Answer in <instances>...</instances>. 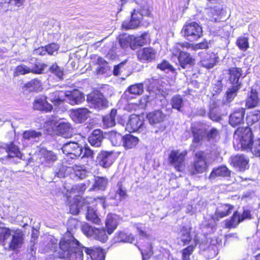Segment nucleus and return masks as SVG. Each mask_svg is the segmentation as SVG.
Listing matches in <instances>:
<instances>
[{
	"label": "nucleus",
	"mask_w": 260,
	"mask_h": 260,
	"mask_svg": "<svg viewBox=\"0 0 260 260\" xmlns=\"http://www.w3.org/2000/svg\"><path fill=\"white\" fill-rule=\"evenodd\" d=\"M217 57L213 53H204L200 60L201 66L209 69L213 68L217 62Z\"/></svg>",
	"instance_id": "17"
},
{
	"label": "nucleus",
	"mask_w": 260,
	"mask_h": 260,
	"mask_svg": "<svg viewBox=\"0 0 260 260\" xmlns=\"http://www.w3.org/2000/svg\"><path fill=\"white\" fill-rule=\"evenodd\" d=\"M47 53L49 55H53L55 52H57L59 47L58 44L52 43L46 46Z\"/></svg>",
	"instance_id": "58"
},
{
	"label": "nucleus",
	"mask_w": 260,
	"mask_h": 260,
	"mask_svg": "<svg viewBox=\"0 0 260 260\" xmlns=\"http://www.w3.org/2000/svg\"><path fill=\"white\" fill-rule=\"evenodd\" d=\"M181 33L187 40L193 41L202 36V27L196 22L186 23L183 26Z\"/></svg>",
	"instance_id": "6"
},
{
	"label": "nucleus",
	"mask_w": 260,
	"mask_h": 260,
	"mask_svg": "<svg viewBox=\"0 0 260 260\" xmlns=\"http://www.w3.org/2000/svg\"><path fill=\"white\" fill-rule=\"evenodd\" d=\"M46 66H47L44 63L39 62L36 63L34 68L31 69V70H32L31 72L35 74H41Z\"/></svg>",
	"instance_id": "59"
},
{
	"label": "nucleus",
	"mask_w": 260,
	"mask_h": 260,
	"mask_svg": "<svg viewBox=\"0 0 260 260\" xmlns=\"http://www.w3.org/2000/svg\"><path fill=\"white\" fill-rule=\"evenodd\" d=\"M6 152L8 153L7 158L16 157L21 158V153L18 147L13 143H11L6 148Z\"/></svg>",
	"instance_id": "40"
},
{
	"label": "nucleus",
	"mask_w": 260,
	"mask_h": 260,
	"mask_svg": "<svg viewBox=\"0 0 260 260\" xmlns=\"http://www.w3.org/2000/svg\"><path fill=\"white\" fill-rule=\"evenodd\" d=\"M112 152L101 151L98 156L99 164L104 168L109 167L113 163Z\"/></svg>",
	"instance_id": "25"
},
{
	"label": "nucleus",
	"mask_w": 260,
	"mask_h": 260,
	"mask_svg": "<svg viewBox=\"0 0 260 260\" xmlns=\"http://www.w3.org/2000/svg\"><path fill=\"white\" fill-rule=\"evenodd\" d=\"M144 91L143 84L142 83L135 84L129 86L126 90V92L131 94L139 95L142 94Z\"/></svg>",
	"instance_id": "42"
},
{
	"label": "nucleus",
	"mask_w": 260,
	"mask_h": 260,
	"mask_svg": "<svg viewBox=\"0 0 260 260\" xmlns=\"http://www.w3.org/2000/svg\"><path fill=\"white\" fill-rule=\"evenodd\" d=\"M147 118L150 124L153 125L163 122L166 118V115L160 110L149 113Z\"/></svg>",
	"instance_id": "22"
},
{
	"label": "nucleus",
	"mask_w": 260,
	"mask_h": 260,
	"mask_svg": "<svg viewBox=\"0 0 260 260\" xmlns=\"http://www.w3.org/2000/svg\"><path fill=\"white\" fill-rule=\"evenodd\" d=\"M138 13L139 11L134 9L131 14V19L129 21H124L122 24V27L125 29L138 27L142 20V17Z\"/></svg>",
	"instance_id": "13"
},
{
	"label": "nucleus",
	"mask_w": 260,
	"mask_h": 260,
	"mask_svg": "<svg viewBox=\"0 0 260 260\" xmlns=\"http://www.w3.org/2000/svg\"><path fill=\"white\" fill-rule=\"evenodd\" d=\"M10 237L11 238L8 243L10 250H15L22 246L24 238V235L22 231L14 230L6 227L0 229V240L5 243V245Z\"/></svg>",
	"instance_id": "1"
},
{
	"label": "nucleus",
	"mask_w": 260,
	"mask_h": 260,
	"mask_svg": "<svg viewBox=\"0 0 260 260\" xmlns=\"http://www.w3.org/2000/svg\"><path fill=\"white\" fill-rule=\"evenodd\" d=\"M236 44L242 51H246L249 48L248 38L241 36L238 38Z\"/></svg>",
	"instance_id": "49"
},
{
	"label": "nucleus",
	"mask_w": 260,
	"mask_h": 260,
	"mask_svg": "<svg viewBox=\"0 0 260 260\" xmlns=\"http://www.w3.org/2000/svg\"><path fill=\"white\" fill-rule=\"evenodd\" d=\"M117 115V110L112 109L109 115L105 116L103 121L104 125L106 127H111L115 125V117Z\"/></svg>",
	"instance_id": "37"
},
{
	"label": "nucleus",
	"mask_w": 260,
	"mask_h": 260,
	"mask_svg": "<svg viewBox=\"0 0 260 260\" xmlns=\"http://www.w3.org/2000/svg\"><path fill=\"white\" fill-rule=\"evenodd\" d=\"M47 99V97H41L36 99L34 102V108L40 111H51L53 107L52 105L48 103Z\"/></svg>",
	"instance_id": "21"
},
{
	"label": "nucleus",
	"mask_w": 260,
	"mask_h": 260,
	"mask_svg": "<svg viewBox=\"0 0 260 260\" xmlns=\"http://www.w3.org/2000/svg\"><path fill=\"white\" fill-rule=\"evenodd\" d=\"M206 159V156L203 151L196 153L193 165L189 170V173L194 175L205 172L208 168Z\"/></svg>",
	"instance_id": "8"
},
{
	"label": "nucleus",
	"mask_w": 260,
	"mask_h": 260,
	"mask_svg": "<svg viewBox=\"0 0 260 260\" xmlns=\"http://www.w3.org/2000/svg\"><path fill=\"white\" fill-rule=\"evenodd\" d=\"M108 182V179L105 177H95L94 183L91 189L104 190L107 187Z\"/></svg>",
	"instance_id": "34"
},
{
	"label": "nucleus",
	"mask_w": 260,
	"mask_h": 260,
	"mask_svg": "<svg viewBox=\"0 0 260 260\" xmlns=\"http://www.w3.org/2000/svg\"><path fill=\"white\" fill-rule=\"evenodd\" d=\"M50 71L59 79H61L63 75V69L58 66L56 63L52 64L50 68Z\"/></svg>",
	"instance_id": "55"
},
{
	"label": "nucleus",
	"mask_w": 260,
	"mask_h": 260,
	"mask_svg": "<svg viewBox=\"0 0 260 260\" xmlns=\"http://www.w3.org/2000/svg\"><path fill=\"white\" fill-rule=\"evenodd\" d=\"M231 163L240 171H244L248 168V159L243 155H236L231 157Z\"/></svg>",
	"instance_id": "16"
},
{
	"label": "nucleus",
	"mask_w": 260,
	"mask_h": 260,
	"mask_svg": "<svg viewBox=\"0 0 260 260\" xmlns=\"http://www.w3.org/2000/svg\"><path fill=\"white\" fill-rule=\"evenodd\" d=\"M194 247L190 245L182 250V260H190V255L192 254Z\"/></svg>",
	"instance_id": "56"
},
{
	"label": "nucleus",
	"mask_w": 260,
	"mask_h": 260,
	"mask_svg": "<svg viewBox=\"0 0 260 260\" xmlns=\"http://www.w3.org/2000/svg\"><path fill=\"white\" fill-rule=\"evenodd\" d=\"M139 142V139L132 135H126L123 137V146L125 149L135 147Z\"/></svg>",
	"instance_id": "32"
},
{
	"label": "nucleus",
	"mask_w": 260,
	"mask_h": 260,
	"mask_svg": "<svg viewBox=\"0 0 260 260\" xmlns=\"http://www.w3.org/2000/svg\"><path fill=\"white\" fill-rule=\"evenodd\" d=\"M245 109L239 108L234 112L230 116L229 123L233 127L240 125L243 123Z\"/></svg>",
	"instance_id": "19"
},
{
	"label": "nucleus",
	"mask_w": 260,
	"mask_h": 260,
	"mask_svg": "<svg viewBox=\"0 0 260 260\" xmlns=\"http://www.w3.org/2000/svg\"><path fill=\"white\" fill-rule=\"evenodd\" d=\"M157 68L161 70L164 71L166 69L173 70V67L166 60H164L161 63L157 64Z\"/></svg>",
	"instance_id": "63"
},
{
	"label": "nucleus",
	"mask_w": 260,
	"mask_h": 260,
	"mask_svg": "<svg viewBox=\"0 0 260 260\" xmlns=\"http://www.w3.org/2000/svg\"><path fill=\"white\" fill-rule=\"evenodd\" d=\"M115 242H129L133 243L135 240V238L131 234H128L124 232H119L117 233L114 238Z\"/></svg>",
	"instance_id": "31"
},
{
	"label": "nucleus",
	"mask_w": 260,
	"mask_h": 260,
	"mask_svg": "<svg viewBox=\"0 0 260 260\" xmlns=\"http://www.w3.org/2000/svg\"><path fill=\"white\" fill-rule=\"evenodd\" d=\"M104 138L103 132L99 129H97L93 131L91 135L88 137V140L91 146L100 147L101 146Z\"/></svg>",
	"instance_id": "20"
},
{
	"label": "nucleus",
	"mask_w": 260,
	"mask_h": 260,
	"mask_svg": "<svg viewBox=\"0 0 260 260\" xmlns=\"http://www.w3.org/2000/svg\"><path fill=\"white\" fill-rule=\"evenodd\" d=\"M43 158L42 164L45 166L50 167L57 160V156L54 152L46 150L43 152Z\"/></svg>",
	"instance_id": "29"
},
{
	"label": "nucleus",
	"mask_w": 260,
	"mask_h": 260,
	"mask_svg": "<svg viewBox=\"0 0 260 260\" xmlns=\"http://www.w3.org/2000/svg\"><path fill=\"white\" fill-rule=\"evenodd\" d=\"M92 238L103 243L106 242L108 240L106 231L103 229L96 228Z\"/></svg>",
	"instance_id": "43"
},
{
	"label": "nucleus",
	"mask_w": 260,
	"mask_h": 260,
	"mask_svg": "<svg viewBox=\"0 0 260 260\" xmlns=\"http://www.w3.org/2000/svg\"><path fill=\"white\" fill-rule=\"evenodd\" d=\"M230 74L229 80L232 85H237L240 84L241 87V83L239 82V78L242 75V70L239 68H232L229 70Z\"/></svg>",
	"instance_id": "28"
},
{
	"label": "nucleus",
	"mask_w": 260,
	"mask_h": 260,
	"mask_svg": "<svg viewBox=\"0 0 260 260\" xmlns=\"http://www.w3.org/2000/svg\"><path fill=\"white\" fill-rule=\"evenodd\" d=\"M234 144H237L238 149L249 150L252 144L251 129L248 127H239L235 132Z\"/></svg>",
	"instance_id": "2"
},
{
	"label": "nucleus",
	"mask_w": 260,
	"mask_h": 260,
	"mask_svg": "<svg viewBox=\"0 0 260 260\" xmlns=\"http://www.w3.org/2000/svg\"><path fill=\"white\" fill-rule=\"evenodd\" d=\"M259 100L257 96L256 90L251 89L250 93L248 95L246 102V106L249 108H252L256 107L259 103Z\"/></svg>",
	"instance_id": "33"
},
{
	"label": "nucleus",
	"mask_w": 260,
	"mask_h": 260,
	"mask_svg": "<svg viewBox=\"0 0 260 260\" xmlns=\"http://www.w3.org/2000/svg\"><path fill=\"white\" fill-rule=\"evenodd\" d=\"M181 241L184 244H188L191 240V236L189 230L183 227L180 231Z\"/></svg>",
	"instance_id": "53"
},
{
	"label": "nucleus",
	"mask_w": 260,
	"mask_h": 260,
	"mask_svg": "<svg viewBox=\"0 0 260 260\" xmlns=\"http://www.w3.org/2000/svg\"><path fill=\"white\" fill-rule=\"evenodd\" d=\"M143 121L136 115H132L128 119L126 129L129 132H140L143 128Z\"/></svg>",
	"instance_id": "12"
},
{
	"label": "nucleus",
	"mask_w": 260,
	"mask_h": 260,
	"mask_svg": "<svg viewBox=\"0 0 260 260\" xmlns=\"http://www.w3.org/2000/svg\"><path fill=\"white\" fill-rule=\"evenodd\" d=\"M82 153L83 154V157L91 159L94 157V152L89 147H85L84 149L83 148Z\"/></svg>",
	"instance_id": "62"
},
{
	"label": "nucleus",
	"mask_w": 260,
	"mask_h": 260,
	"mask_svg": "<svg viewBox=\"0 0 260 260\" xmlns=\"http://www.w3.org/2000/svg\"><path fill=\"white\" fill-rule=\"evenodd\" d=\"M147 35L144 34L140 36L135 37L134 36H129V39L131 41L130 47L132 49L135 50L138 47L144 45L146 43V36Z\"/></svg>",
	"instance_id": "27"
},
{
	"label": "nucleus",
	"mask_w": 260,
	"mask_h": 260,
	"mask_svg": "<svg viewBox=\"0 0 260 260\" xmlns=\"http://www.w3.org/2000/svg\"><path fill=\"white\" fill-rule=\"evenodd\" d=\"M61 250L63 251L64 256L70 259L76 258L77 249L79 246V242L71 235L70 233H67L59 243Z\"/></svg>",
	"instance_id": "4"
},
{
	"label": "nucleus",
	"mask_w": 260,
	"mask_h": 260,
	"mask_svg": "<svg viewBox=\"0 0 260 260\" xmlns=\"http://www.w3.org/2000/svg\"><path fill=\"white\" fill-rule=\"evenodd\" d=\"M42 136V133L35 130H28L24 132L22 134V138L25 140L36 139Z\"/></svg>",
	"instance_id": "46"
},
{
	"label": "nucleus",
	"mask_w": 260,
	"mask_h": 260,
	"mask_svg": "<svg viewBox=\"0 0 260 260\" xmlns=\"http://www.w3.org/2000/svg\"><path fill=\"white\" fill-rule=\"evenodd\" d=\"M187 154V152L186 150H172L169 155L168 161L176 171L181 172L185 168V157Z\"/></svg>",
	"instance_id": "7"
},
{
	"label": "nucleus",
	"mask_w": 260,
	"mask_h": 260,
	"mask_svg": "<svg viewBox=\"0 0 260 260\" xmlns=\"http://www.w3.org/2000/svg\"><path fill=\"white\" fill-rule=\"evenodd\" d=\"M191 132L193 136V142L199 143L204 138L208 141H214L219 138V132L215 128L207 131L204 125L193 126Z\"/></svg>",
	"instance_id": "3"
},
{
	"label": "nucleus",
	"mask_w": 260,
	"mask_h": 260,
	"mask_svg": "<svg viewBox=\"0 0 260 260\" xmlns=\"http://www.w3.org/2000/svg\"><path fill=\"white\" fill-rule=\"evenodd\" d=\"M96 64L99 65V67L95 70L97 74L102 75L110 70V67L108 62L101 57L98 58Z\"/></svg>",
	"instance_id": "36"
},
{
	"label": "nucleus",
	"mask_w": 260,
	"mask_h": 260,
	"mask_svg": "<svg viewBox=\"0 0 260 260\" xmlns=\"http://www.w3.org/2000/svg\"><path fill=\"white\" fill-rule=\"evenodd\" d=\"M65 93L62 91H56L50 93L47 98L53 103L54 106L62 105L65 100Z\"/></svg>",
	"instance_id": "23"
},
{
	"label": "nucleus",
	"mask_w": 260,
	"mask_h": 260,
	"mask_svg": "<svg viewBox=\"0 0 260 260\" xmlns=\"http://www.w3.org/2000/svg\"><path fill=\"white\" fill-rule=\"evenodd\" d=\"M96 228H93L89 225L87 223H84L82 225V230L83 233L86 235L87 237H92Z\"/></svg>",
	"instance_id": "52"
},
{
	"label": "nucleus",
	"mask_w": 260,
	"mask_h": 260,
	"mask_svg": "<svg viewBox=\"0 0 260 260\" xmlns=\"http://www.w3.org/2000/svg\"><path fill=\"white\" fill-rule=\"evenodd\" d=\"M171 104L174 109L180 111L183 106L182 98L179 95L174 96L171 100Z\"/></svg>",
	"instance_id": "50"
},
{
	"label": "nucleus",
	"mask_w": 260,
	"mask_h": 260,
	"mask_svg": "<svg viewBox=\"0 0 260 260\" xmlns=\"http://www.w3.org/2000/svg\"><path fill=\"white\" fill-rule=\"evenodd\" d=\"M86 219L91 222L99 224L101 223V219L99 217L96 211L91 207L87 208V211L86 215Z\"/></svg>",
	"instance_id": "41"
},
{
	"label": "nucleus",
	"mask_w": 260,
	"mask_h": 260,
	"mask_svg": "<svg viewBox=\"0 0 260 260\" xmlns=\"http://www.w3.org/2000/svg\"><path fill=\"white\" fill-rule=\"evenodd\" d=\"M84 251L87 254L90 256L91 258L95 254V251L91 248L85 247L84 246H81L79 244V246H78L77 249V253L76 255V258L79 257L80 259L82 258L83 256V251Z\"/></svg>",
	"instance_id": "45"
},
{
	"label": "nucleus",
	"mask_w": 260,
	"mask_h": 260,
	"mask_svg": "<svg viewBox=\"0 0 260 260\" xmlns=\"http://www.w3.org/2000/svg\"><path fill=\"white\" fill-rule=\"evenodd\" d=\"M86 189V185L83 183H80L74 185L72 188V191L74 193L81 194L83 193Z\"/></svg>",
	"instance_id": "57"
},
{
	"label": "nucleus",
	"mask_w": 260,
	"mask_h": 260,
	"mask_svg": "<svg viewBox=\"0 0 260 260\" xmlns=\"http://www.w3.org/2000/svg\"><path fill=\"white\" fill-rule=\"evenodd\" d=\"M90 106L96 109H102L108 106V102L102 93H97L87 97Z\"/></svg>",
	"instance_id": "10"
},
{
	"label": "nucleus",
	"mask_w": 260,
	"mask_h": 260,
	"mask_svg": "<svg viewBox=\"0 0 260 260\" xmlns=\"http://www.w3.org/2000/svg\"><path fill=\"white\" fill-rule=\"evenodd\" d=\"M222 10L220 8H210L207 9V14L208 19L212 22H217L219 20V16L221 13Z\"/></svg>",
	"instance_id": "38"
},
{
	"label": "nucleus",
	"mask_w": 260,
	"mask_h": 260,
	"mask_svg": "<svg viewBox=\"0 0 260 260\" xmlns=\"http://www.w3.org/2000/svg\"><path fill=\"white\" fill-rule=\"evenodd\" d=\"M67 101L71 105H78L84 101V96L82 93L78 90L64 92Z\"/></svg>",
	"instance_id": "11"
},
{
	"label": "nucleus",
	"mask_w": 260,
	"mask_h": 260,
	"mask_svg": "<svg viewBox=\"0 0 260 260\" xmlns=\"http://www.w3.org/2000/svg\"><path fill=\"white\" fill-rule=\"evenodd\" d=\"M249 150L256 156H260V139L255 140L252 142Z\"/></svg>",
	"instance_id": "51"
},
{
	"label": "nucleus",
	"mask_w": 260,
	"mask_h": 260,
	"mask_svg": "<svg viewBox=\"0 0 260 260\" xmlns=\"http://www.w3.org/2000/svg\"><path fill=\"white\" fill-rule=\"evenodd\" d=\"M241 222H242V220L240 214L237 211H236L230 220L225 221V226L229 229L234 228Z\"/></svg>",
	"instance_id": "39"
},
{
	"label": "nucleus",
	"mask_w": 260,
	"mask_h": 260,
	"mask_svg": "<svg viewBox=\"0 0 260 260\" xmlns=\"http://www.w3.org/2000/svg\"><path fill=\"white\" fill-rule=\"evenodd\" d=\"M31 69L26 66L22 64L16 67L14 74L15 76H19L20 75H24L31 72Z\"/></svg>",
	"instance_id": "54"
},
{
	"label": "nucleus",
	"mask_w": 260,
	"mask_h": 260,
	"mask_svg": "<svg viewBox=\"0 0 260 260\" xmlns=\"http://www.w3.org/2000/svg\"><path fill=\"white\" fill-rule=\"evenodd\" d=\"M110 140L113 146H119L123 141V137L119 133L112 132L110 134Z\"/></svg>",
	"instance_id": "47"
},
{
	"label": "nucleus",
	"mask_w": 260,
	"mask_h": 260,
	"mask_svg": "<svg viewBox=\"0 0 260 260\" xmlns=\"http://www.w3.org/2000/svg\"><path fill=\"white\" fill-rule=\"evenodd\" d=\"M56 132L58 134L64 138H70L72 136L71 125L68 122H59L56 127Z\"/></svg>",
	"instance_id": "26"
},
{
	"label": "nucleus",
	"mask_w": 260,
	"mask_h": 260,
	"mask_svg": "<svg viewBox=\"0 0 260 260\" xmlns=\"http://www.w3.org/2000/svg\"><path fill=\"white\" fill-rule=\"evenodd\" d=\"M118 225L116 215L108 214L106 221V227L109 234H111Z\"/></svg>",
	"instance_id": "30"
},
{
	"label": "nucleus",
	"mask_w": 260,
	"mask_h": 260,
	"mask_svg": "<svg viewBox=\"0 0 260 260\" xmlns=\"http://www.w3.org/2000/svg\"><path fill=\"white\" fill-rule=\"evenodd\" d=\"M90 111L87 108H79L71 111V116L76 123H82L89 117Z\"/></svg>",
	"instance_id": "14"
},
{
	"label": "nucleus",
	"mask_w": 260,
	"mask_h": 260,
	"mask_svg": "<svg viewBox=\"0 0 260 260\" xmlns=\"http://www.w3.org/2000/svg\"><path fill=\"white\" fill-rule=\"evenodd\" d=\"M11 0H0V10L7 12L10 8Z\"/></svg>",
	"instance_id": "60"
},
{
	"label": "nucleus",
	"mask_w": 260,
	"mask_h": 260,
	"mask_svg": "<svg viewBox=\"0 0 260 260\" xmlns=\"http://www.w3.org/2000/svg\"><path fill=\"white\" fill-rule=\"evenodd\" d=\"M62 151L64 154L69 155L72 159L79 157L83 152V147L78 143L70 142L63 144Z\"/></svg>",
	"instance_id": "9"
},
{
	"label": "nucleus",
	"mask_w": 260,
	"mask_h": 260,
	"mask_svg": "<svg viewBox=\"0 0 260 260\" xmlns=\"http://www.w3.org/2000/svg\"><path fill=\"white\" fill-rule=\"evenodd\" d=\"M234 206L230 204H224L218 207L213 216L214 220L218 221L220 218L227 216L233 211Z\"/></svg>",
	"instance_id": "18"
},
{
	"label": "nucleus",
	"mask_w": 260,
	"mask_h": 260,
	"mask_svg": "<svg viewBox=\"0 0 260 260\" xmlns=\"http://www.w3.org/2000/svg\"><path fill=\"white\" fill-rule=\"evenodd\" d=\"M116 194L118 195L120 200L127 197V190L122 181H118L116 185Z\"/></svg>",
	"instance_id": "44"
},
{
	"label": "nucleus",
	"mask_w": 260,
	"mask_h": 260,
	"mask_svg": "<svg viewBox=\"0 0 260 260\" xmlns=\"http://www.w3.org/2000/svg\"><path fill=\"white\" fill-rule=\"evenodd\" d=\"M231 171L225 166H221L214 169L211 172L209 179L211 181L214 180L218 177H229L230 176Z\"/></svg>",
	"instance_id": "24"
},
{
	"label": "nucleus",
	"mask_w": 260,
	"mask_h": 260,
	"mask_svg": "<svg viewBox=\"0 0 260 260\" xmlns=\"http://www.w3.org/2000/svg\"><path fill=\"white\" fill-rule=\"evenodd\" d=\"M240 88V84L232 85L231 88H229L226 92L225 99L223 101L224 104H227L232 101L237 95V91Z\"/></svg>",
	"instance_id": "35"
},
{
	"label": "nucleus",
	"mask_w": 260,
	"mask_h": 260,
	"mask_svg": "<svg viewBox=\"0 0 260 260\" xmlns=\"http://www.w3.org/2000/svg\"><path fill=\"white\" fill-rule=\"evenodd\" d=\"M137 56L142 62L151 61L155 59L156 51L152 48H144L138 51Z\"/></svg>",
	"instance_id": "15"
},
{
	"label": "nucleus",
	"mask_w": 260,
	"mask_h": 260,
	"mask_svg": "<svg viewBox=\"0 0 260 260\" xmlns=\"http://www.w3.org/2000/svg\"><path fill=\"white\" fill-rule=\"evenodd\" d=\"M25 86L29 89L31 91L40 90L41 87V83L40 80L38 79H34L27 82Z\"/></svg>",
	"instance_id": "48"
},
{
	"label": "nucleus",
	"mask_w": 260,
	"mask_h": 260,
	"mask_svg": "<svg viewBox=\"0 0 260 260\" xmlns=\"http://www.w3.org/2000/svg\"><path fill=\"white\" fill-rule=\"evenodd\" d=\"M260 119V113L253 114L252 113L248 116L247 117V121L248 123H251L253 124L254 123L256 122Z\"/></svg>",
	"instance_id": "61"
},
{
	"label": "nucleus",
	"mask_w": 260,
	"mask_h": 260,
	"mask_svg": "<svg viewBox=\"0 0 260 260\" xmlns=\"http://www.w3.org/2000/svg\"><path fill=\"white\" fill-rule=\"evenodd\" d=\"M80 203L79 202L78 204H73L72 205H71L70 208V212L71 214L74 215H76L78 214L80 210L79 207Z\"/></svg>",
	"instance_id": "64"
},
{
	"label": "nucleus",
	"mask_w": 260,
	"mask_h": 260,
	"mask_svg": "<svg viewBox=\"0 0 260 260\" xmlns=\"http://www.w3.org/2000/svg\"><path fill=\"white\" fill-rule=\"evenodd\" d=\"M191 45L187 43H177L172 49V53L178 56L179 65L182 69H186L192 66L194 64V59L188 52L181 50V48H189Z\"/></svg>",
	"instance_id": "5"
}]
</instances>
